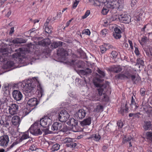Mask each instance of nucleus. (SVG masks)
I'll list each match as a JSON object with an SVG mask.
<instances>
[{
  "label": "nucleus",
  "instance_id": "f257e3e1",
  "mask_svg": "<svg viewBox=\"0 0 152 152\" xmlns=\"http://www.w3.org/2000/svg\"><path fill=\"white\" fill-rule=\"evenodd\" d=\"M38 84V83H37V80H34L30 83H23L22 86L25 93L26 95L30 97L33 95L34 94L33 90L35 88L36 85H37L38 95L39 97H42L44 95V91L40 84Z\"/></svg>",
  "mask_w": 152,
  "mask_h": 152
},
{
  "label": "nucleus",
  "instance_id": "f03ea898",
  "mask_svg": "<svg viewBox=\"0 0 152 152\" xmlns=\"http://www.w3.org/2000/svg\"><path fill=\"white\" fill-rule=\"evenodd\" d=\"M40 126L39 121H37L31 125L28 131L34 135H40L42 134V132L40 130Z\"/></svg>",
  "mask_w": 152,
  "mask_h": 152
},
{
  "label": "nucleus",
  "instance_id": "7ed1b4c3",
  "mask_svg": "<svg viewBox=\"0 0 152 152\" xmlns=\"http://www.w3.org/2000/svg\"><path fill=\"white\" fill-rule=\"evenodd\" d=\"M115 76L117 77L118 79H121V80L125 78L128 79L131 78L133 83L135 84L137 83L140 80V77H136L134 75H130L128 77L123 74H120L117 75Z\"/></svg>",
  "mask_w": 152,
  "mask_h": 152
},
{
  "label": "nucleus",
  "instance_id": "20e7f679",
  "mask_svg": "<svg viewBox=\"0 0 152 152\" xmlns=\"http://www.w3.org/2000/svg\"><path fill=\"white\" fill-rule=\"evenodd\" d=\"M52 131H59L65 132L68 130L66 126H64L61 123L56 122L53 123L51 127Z\"/></svg>",
  "mask_w": 152,
  "mask_h": 152
},
{
  "label": "nucleus",
  "instance_id": "39448f33",
  "mask_svg": "<svg viewBox=\"0 0 152 152\" xmlns=\"http://www.w3.org/2000/svg\"><path fill=\"white\" fill-rule=\"evenodd\" d=\"M103 80L100 79L98 78L96 79L93 80V83L96 87L97 88H99L98 89V95L101 97L103 96V95H102V94L104 90L103 88L104 85L101 84Z\"/></svg>",
  "mask_w": 152,
  "mask_h": 152
},
{
  "label": "nucleus",
  "instance_id": "423d86ee",
  "mask_svg": "<svg viewBox=\"0 0 152 152\" xmlns=\"http://www.w3.org/2000/svg\"><path fill=\"white\" fill-rule=\"evenodd\" d=\"M52 123V120L48 116H45L40 120V126L44 128L48 127Z\"/></svg>",
  "mask_w": 152,
  "mask_h": 152
},
{
  "label": "nucleus",
  "instance_id": "0eeeda50",
  "mask_svg": "<svg viewBox=\"0 0 152 152\" xmlns=\"http://www.w3.org/2000/svg\"><path fill=\"white\" fill-rule=\"evenodd\" d=\"M67 123L71 126L70 128L75 132H78V122L74 118H71Z\"/></svg>",
  "mask_w": 152,
  "mask_h": 152
},
{
  "label": "nucleus",
  "instance_id": "6e6552de",
  "mask_svg": "<svg viewBox=\"0 0 152 152\" xmlns=\"http://www.w3.org/2000/svg\"><path fill=\"white\" fill-rule=\"evenodd\" d=\"M69 62L70 65L79 68H83L85 66V63L80 60H72Z\"/></svg>",
  "mask_w": 152,
  "mask_h": 152
},
{
  "label": "nucleus",
  "instance_id": "1a4fd4ad",
  "mask_svg": "<svg viewBox=\"0 0 152 152\" xmlns=\"http://www.w3.org/2000/svg\"><path fill=\"white\" fill-rule=\"evenodd\" d=\"M118 17L119 20L122 23H129L131 21V16L125 13L119 15Z\"/></svg>",
  "mask_w": 152,
  "mask_h": 152
},
{
  "label": "nucleus",
  "instance_id": "9d476101",
  "mask_svg": "<svg viewBox=\"0 0 152 152\" xmlns=\"http://www.w3.org/2000/svg\"><path fill=\"white\" fill-rule=\"evenodd\" d=\"M86 111L83 109H81L78 110L74 115V116L75 119L77 120H81L86 116Z\"/></svg>",
  "mask_w": 152,
  "mask_h": 152
},
{
  "label": "nucleus",
  "instance_id": "9b49d317",
  "mask_svg": "<svg viewBox=\"0 0 152 152\" xmlns=\"http://www.w3.org/2000/svg\"><path fill=\"white\" fill-rule=\"evenodd\" d=\"M69 115L67 112L65 110H62L58 114V118L61 122H65L69 118Z\"/></svg>",
  "mask_w": 152,
  "mask_h": 152
},
{
  "label": "nucleus",
  "instance_id": "f8f14e48",
  "mask_svg": "<svg viewBox=\"0 0 152 152\" xmlns=\"http://www.w3.org/2000/svg\"><path fill=\"white\" fill-rule=\"evenodd\" d=\"M92 100L94 101H99L101 102H108L109 100L108 96L105 94L103 93V96L100 97L97 94H96L93 96Z\"/></svg>",
  "mask_w": 152,
  "mask_h": 152
},
{
  "label": "nucleus",
  "instance_id": "ddd939ff",
  "mask_svg": "<svg viewBox=\"0 0 152 152\" xmlns=\"http://www.w3.org/2000/svg\"><path fill=\"white\" fill-rule=\"evenodd\" d=\"M29 138V135L27 134H23L21 138L19 139H17L16 141L13 142V143L8 148H7V150L12 148L15 145L22 142L24 140Z\"/></svg>",
  "mask_w": 152,
  "mask_h": 152
},
{
  "label": "nucleus",
  "instance_id": "4468645a",
  "mask_svg": "<svg viewBox=\"0 0 152 152\" xmlns=\"http://www.w3.org/2000/svg\"><path fill=\"white\" fill-rule=\"evenodd\" d=\"M9 142L8 136L7 135H4L0 137V145L4 147H6Z\"/></svg>",
  "mask_w": 152,
  "mask_h": 152
},
{
  "label": "nucleus",
  "instance_id": "2eb2a0df",
  "mask_svg": "<svg viewBox=\"0 0 152 152\" xmlns=\"http://www.w3.org/2000/svg\"><path fill=\"white\" fill-rule=\"evenodd\" d=\"M8 55L7 48H2L0 49V61L3 62L6 61Z\"/></svg>",
  "mask_w": 152,
  "mask_h": 152
},
{
  "label": "nucleus",
  "instance_id": "dca6fc26",
  "mask_svg": "<svg viewBox=\"0 0 152 152\" xmlns=\"http://www.w3.org/2000/svg\"><path fill=\"white\" fill-rule=\"evenodd\" d=\"M18 106L15 104H11L9 107V113L12 115L16 114L18 111Z\"/></svg>",
  "mask_w": 152,
  "mask_h": 152
},
{
  "label": "nucleus",
  "instance_id": "f3484780",
  "mask_svg": "<svg viewBox=\"0 0 152 152\" xmlns=\"http://www.w3.org/2000/svg\"><path fill=\"white\" fill-rule=\"evenodd\" d=\"M122 70V67L120 65H118L111 66L109 68V70L110 72H113L115 73H118L121 72Z\"/></svg>",
  "mask_w": 152,
  "mask_h": 152
},
{
  "label": "nucleus",
  "instance_id": "a211bd4d",
  "mask_svg": "<svg viewBox=\"0 0 152 152\" xmlns=\"http://www.w3.org/2000/svg\"><path fill=\"white\" fill-rule=\"evenodd\" d=\"M104 2V4L105 7H107L108 9L110 8L113 9L115 7H117V5H118V2L116 1H109L108 2L106 3Z\"/></svg>",
  "mask_w": 152,
  "mask_h": 152
},
{
  "label": "nucleus",
  "instance_id": "6ab92c4d",
  "mask_svg": "<svg viewBox=\"0 0 152 152\" xmlns=\"http://www.w3.org/2000/svg\"><path fill=\"white\" fill-rule=\"evenodd\" d=\"M12 94L14 99L17 101L21 100L22 98V95L19 91L14 90L13 91Z\"/></svg>",
  "mask_w": 152,
  "mask_h": 152
},
{
  "label": "nucleus",
  "instance_id": "aec40b11",
  "mask_svg": "<svg viewBox=\"0 0 152 152\" xmlns=\"http://www.w3.org/2000/svg\"><path fill=\"white\" fill-rule=\"evenodd\" d=\"M57 54L58 56H60L65 58V56H68V53L66 50L63 48H58L57 51Z\"/></svg>",
  "mask_w": 152,
  "mask_h": 152
},
{
  "label": "nucleus",
  "instance_id": "412c9836",
  "mask_svg": "<svg viewBox=\"0 0 152 152\" xmlns=\"http://www.w3.org/2000/svg\"><path fill=\"white\" fill-rule=\"evenodd\" d=\"M39 102L36 98H33L30 99L27 102L28 104L31 107H35L38 104Z\"/></svg>",
  "mask_w": 152,
  "mask_h": 152
},
{
  "label": "nucleus",
  "instance_id": "4be33fe9",
  "mask_svg": "<svg viewBox=\"0 0 152 152\" xmlns=\"http://www.w3.org/2000/svg\"><path fill=\"white\" fill-rule=\"evenodd\" d=\"M50 53V51L49 50L47 51L44 49V50H41V52L39 50H39L36 51L34 52V56H42L44 55L45 56L48 54Z\"/></svg>",
  "mask_w": 152,
  "mask_h": 152
},
{
  "label": "nucleus",
  "instance_id": "5701e85b",
  "mask_svg": "<svg viewBox=\"0 0 152 152\" xmlns=\"http://www.w3.org/2000/svg\"><path fill=\"white\" fill-rule=\"evenodd\" d=\"M49 20L47 19L46 22L45 23L44 26H45V31L48 33L50 34L51 33L52 28L51 26L49 25Z\"/></svg>",
  "mask_w": 152,
  "mask_h": 152
},
{
  "label": "nucleus",
  "instance_id": "b1692460",
  "mask_svg": "<svg viewBox=\"0 0 152 152\" xmlns=\"http://www.w3.org/2000/svg\"><path fill=\"white\" fill-rule=\"evenodd\" d=\"M92 118L91 117H88L84 119L83 121L80 122V124L82 126L89 125L91 123Z\"/></svg>",
  "mask_w": 152,
  "mask_h": 152
},
{
  "label": "nucleus",
  "instance_id": "393cba45",
  "mask_svg": "<svg viewBox=\"0 0 152 152\" xmlns=\"http://www.w3.org/2000/svg\"><path fill=\"white\" fill-rule=\"evenodd\" d=\"M23 50V49L22 48H20L18 49H16L15 51L17 52L16 53H15L12 55V57L13 58H17L21 56V53L22 51ZM19 59V58H18Z\"/></svg>",
  "mask_w": 152,
  "mask_h": 152
},
{
  "label": "nucleus",
  "instance_id": "a878e982",
  "mask_svg": "<svg viewBox=\"0 0 152 152\" xmlns=\"http://www.w3.org/2000/svg\"><path fill=\"white\" fill-rule=\"evenodd\" d=\"M20 121V118L17 115L14 116L12 118V122L14 125L19 124Z\"/></svg>",
  "mask_w": 152,
  "mask_h": 152
},
{
  "label": "nucleus",
  "instance_id": "bb28decb",
  "mask_svg": "<svg viewBox=\"0 0 152 152\" xmlns=\"http://www.w3.org/2000/svg\"><path fill=\"white\" fill-rule=\"evenodd\" d=\"M128 110L129 108L127 106L126 104H125L121 105L120 112L122 115H123L124 113H127L128 112Z\"/></svg>",
  "mask_w": 152,
  "mask_h": 152
},
{
  "label": "nucleus",
  "instance_id": "cd10ccee",
  "mask_svg": "<svg viewBox=\"0 0 152 152\" xmlns=\"http://www.w3.org/2000/svg\"><path fill=\"white\" fill-rule=\"evenodd\" d=\"M12 42L15 44L24 43L26 42V41L22 38H16L12 41Z\"/></svg>",
  "mask_w": 152,
  "mask_h": 152
},
{
  "label": "nucleus",
  "instance_id": "c85d7f7f",
  "mask_svg": "<svg viewBox=\"0 0 152 152\" xmlns=\"http://www.w3.org/2000/svg\"><path fill=\"white\" fill-rule=\"evenodd\" d=\"M80 72L81 74L86 76L89 75L91 73L92 71L91 69L87 68L84 70H81Z\"/></svg>",
  "mask_w": 152,
  "mask_h": 152
},
{
  "label": "nucleus",
  "instance_id": "c756f323",
  "mask_svg": "<svg viewBox=\"0 0 152 152\" xmlns=\"http://www.w3.org/2000/svg\"><path fill=\"white\" fill-rule=\"evenodd\" d=\"M96 71L99 74H100V75H99L97 74L96 75V77L94 80L97 78H99L98 77H99L100 78H102L105 76V74L104 72L103 71H102L100 69H98L96 70ZM99 79H100L99 78Z\"/></svg>",
  "mask_w": 152,
  "mask_h": 152
},
{
  "label": "nucleus",
  "instance_id": "7c9ffc66",
  "mask_svg": "<svg viewBox=\"0 0 152 152\" xmlns=\"http://www.w3.org/2000/svg\"><path fill=\"white\" fill-rule=\"evenodd\" d=\"M15 63L12 61H8L7 62V65L9 68H12V69L17 67Z\"/></svg>",
  "mask_w": 152,
  "mask_h": 152
},
{
  "label": "nucleus",
  "instance_id": "2f4dec72",
  "mask_svg": "<svg viewBox=\"0 0 152 152\" xmlns=\"http://www.w3.org/2000/svg\"><path fill=\"white\" fill-rule=\"evenodd\" d=\"M63 43L61 41H59L58 42H54L51 44V46L53 48H56L58 46H61Z\"/></svg>",
  "mask_w": 152,
  "mask_h": 152
},
{
  "label": "nucleus",
  "instance_id": "473e14b6",
  "mask_svg": "<svg viewBox=\"0 0 152 152\" xmlns=\"http://www.w3.org/2000/svg\"><path fill=\"white\" fill-rule=\"evenodd\" d=\"M91 138L96 141H98L101 138V137L99 134H95L92 135Z\"/></svg>",
  "mask_w": 152,
  "mask_h": 152
},
{
  "label": "nucleus",
  "instance_id": "72a5a7b5",
  "mask_svg": "<svg viewBox=\"0 0 152 152\" xmlns=\"http://www.w3.org/2000/svg\"><path fill=\"white\" fill-rule=\"evenodd\" d=\"M151 126V123L150 121L145 122V124L143 126V128L145 130L149 129Z\"/></svg>",
  "mask_w": 152,
  "mask_h": 152
},
{
  "label": "nucleus",
  "instance_id": "f704fd0d",
  "mask_svg": "<svg viewBox=\"0 0 152 152\" xmlns=\"http://www.w3.org/2000/svg\"><path fill=\"white\" fill-rule=\"evenodd\" d=\"M60 147V145L59 144L56 143L53 145L52 147L51 148V150L52 151H58Z\"/></svg>",
  "mask_w": 152,
  "mask_h": 152
},
{
  "label": "nucleus",
  "instance_id": "c9c22d12",
  "mask_svg": "<svg viewBox=\"0 0 152 152\" xmlns=\"http://www.w3.org/2000/svg\"><path fill=\"white\" fill-rule=\"evenodd\" d=\"M90 1L95 6H99L101 5V3L99 0H90Z\"/></svg>",
  "mask_w": 152,
  "mask_h": 152
},
{
  "label": "nucleus",
  "instance_id": "e433bc0d",
  "mask_svg": "<svg viewBox=\"0 0 152 152\" xmlns=\"http://www.w3.org/2000/svg\"><path fill=\"white\" fill-rule=\"evenodd\" d=\"M77 144L76 143L71 142L70 143H67L66 144L67 147H69L71 148H75Z\"/></svg>",
  "mask_w": 152,
  "mask_h": 152
},
{
  "label": "nucleus",
  "instance_id": "4c0bfd02",
  "mask_svg": "<svg viewBox=\"0 0 152 152\" xmlns=\"http://www.w3.org/2000/svg\"><path fill=\"white\" fill-rule=\"evenodd\" d=\"M103 107L99 104L97 106L96 111L98 112H101L103 111Z\"/></svg>",
  "mask_w": 152,
  "mask_h": 152
},
{
  "label": "nucleus",
  "instance_id": "58836bf2",
  "mask_svg": "<svg viewBox=\"0 0 152 152\" xmlns=\"http://www.w3.org/2000/svg\"><path fill=\"white\" fill-rule=\"evenodd\" d=\"M109 11V9L106 7L104 5V7L102 9V13L103 15H105Z\"/></svg>",
  "mask_w": 152,
  "mask_h": 152
},
{
  "label": "nucleus",
  "instance_id": "ea45409f",
  "mask_svg": "<svg viewBox=\"0 0 152 152\" xmlns=\"http://www.w3.org/2000/svg\"><path fill=\"white\" fill-rule=\"evenodd\" d=\"M80 2V0H75L73 2V4L72 5V8L73 9H75Z\"/></svg>",
  "mask_w": 152,
  "mask_h": 152
},
{
  "label": "nucleus",
  "instance_id": "a19ab883",
  "mask_svg": "<svg viewBox=\"0 0 152 152\" xmlns=\"http://www.w3.org/2000/svg\"><path fill=\"white\" fill-rule=\"evenodd\" d=\"M146 135L147 137V139L152 141V132H147L146 133Z\"/></svg>",
  "mask_w": 152,
  "mask_h": 152
},
{
  "label": "nucleus",
  "instance_id": "79ce46f5",
  "mask_svg": "<svg viewBox=\"0 0 152 152\" xmlns=\"http://www.w3.org/2000/svg\"><path fill=\"white\" fill-rule=\"evenodd\" d=\"M100 48L101 51L102 53H104L107 50V48L104 45H101L100 46Z\"/></svg>",
  "mask_w": 152,
  "mask_h": 152
},
{
  "label": "nucleus",
  "instance_id": "37998d69",
  "mask_svg": "<svg viewBox=\"0 0 152 152\" xmlns=\"http://www.w3.org/2000/svg\"><path fill=\"white\" fill-rule=\"evenodd\" d=\"M113 35L114 37L117 39H120L121 37V35L120 33H113Z\"/></svg>",
  "mask_w": 152,
  "mask_h": 152
},
{
  "label": "nucleus",
  "instance_id": "c03bdc74",
  "mask_svg": "<svg viewBox=\"0 0 152 152\" xmlns=\"http://www.w3.org/2000/svg\"><path fill=\"white\" fill-rule=\"evenodd\" d=\"M45 46L49 45L50 44V40L48 38L44 39Z\"/></svg>",
  "mask_w": 152,
  "mask_h": 152
},
{
  "label": "nucleus",
  "instance_id": "a18cd8bd",
  "mask_svg": "<svg viewBox=\"0 0 152 152\" xmlns=\"http://www.w3.org/2000/svg\"><path fill=\"white\" fill-rule=\"evenodd\" d=\"M108 31L106 29H104L102 30L101 32V34L104 37L106 36V35L107 34Z\"/></svg>",
  "mask_w": 152,
  "mask_h": 152
},
{
  "label": "nucleus",
  "instance_id": "49530a36",
  "mask_svg": "<svg viewBox=\"0 0 152 152\" xmlns=\"http://www.w3.org/2000/svg\"><path fill=\"white\" fill-rule=\"evenodd\" d=\"M152 107H150L149 105H148V109L146 110L145 113L147 114H149L152 113Z\"/></svg>",
  "mask_w": 152,
  "mask_h": 152
},
{
  "label": "nucleus",
  "instance_id": "de8ad7c7",
  "mask_svg": "<svg viewBox=\"0 0 152 152\" xmlns=\"http://www.w3.org/2000/svg\"><path fill=\"white\" fill-rule=\"evenodd\" d=\"M90 12L89 10H87L85 14L84 15L82 16V18L83 19L86 18L90 14Z\"/></svg>",
  "mask_w": 152,
  "mask_h": 152
},
{
  "label": "nucleus",
  "instance_id": "09e8293b",
  "mask_svg": "<svg viewBox=\"0 0 152 152\" xmlns=\"http://www.w3.org/2000/svg\"><path fill=\"white\" fill-rule=\"evenodd\" d=\"M83 34L89 35L90 34V32L88 29H85L83 31Z\"/></svg>",
  "mask_w": 152,
  "mask_h": 152
},
{
  "label": "nucleus",
  "instance_id": "8fccbe9b",
  "mask_svg": "<svg viewBox=\"0 0 152 152\" xmlns=\"http://www.w3.org/2000/svg\"><path fill=\"white\" fill-rule=\"evenodd\" d=\"M137 63L139 64H140L142 66H143L144 64V61L142 60H141L140 58H137Z\"/></svg>",
  "mask_w": 152,
  "mask_h": 152
},
{
  "label": "nucleus",
  "instance_id": "3c124183",
  "mask_svg": "<svg viewBox=\"0 0 152 152\" xmlns=\"http://www.w3.org/2000/svg\"><path fill=\"white\" fill-rule=\"evenodd\" d=\"M117 125L118 128H121L123 126V123L121 121H120L117 122Z\"/></svg>",
  "mask_w": 152,
  "mask_h": 152
},
{
  "label": "nucleus",
  "instance_id": "603ef678",
  "mask_svg": "<svg viewBox=\"0 0 152 152\" xmlns=\"http://www.w3.org/2000/svg\"><path fill=\"white\" fill-rule=\"evenodd\" d=\"M148 105H149L147 104L145 105H143L141 108V109L143 110V111L145 113H146V110L148 109Z\"/></svg>",
  "mask_w": 152,
  "mask_h": 152
},
{
  "label": "nucleus",
  "instance_id": "864d4df0",
  "mask_svg": "<svg viewBox=\"0 0 152 152\" xmlns=\"http://www.w3.org/2000/svg\"><path fill=\"white\" fill-rule=\"evenodd\" d=\"M141 114L140 113H134L133 119H134L135 118H140V115Z\"/></svg>",
  "mask_w": 152,
  "mask_h": 152
},
{
  "label": "nucleus",
  "instance_id": "5fc2aeb1",
  "mask_svg": "<svg viewBox=\"0 0 152 152\" xmlns=\"http://www.w3.org/2000/svg\"><path fill=\"white\" fill-rule=\"evenodd\" d=\"M124 139V140L126 142L130 141L131 140H132V138L131 136H129L127 137H125Z\"/></svg>",
  "mask_w": 152,
  "mask_h": 152
},
{
  "label": "nucleus",
  "instance_id": "6e6d98bb",
  "mask_svg": "<svg viewBox=\"0 0 152 152\" xmlns=\"http://www.w3.org/2000/svg\"><path fill=\"white\" fill-rule=\"evenodd\" d=\"M38 44L40 45H41L43 46H45L44 41V39L38 42Z\"/></svg>",
  "mask_w": 152,
  "mask_h": 152
},
{
  "label": "nucleus",
  "instance_id": "4d7b16f0",
  "mask_svg": "<svg viewBox=\"0 0 152 152\" xmlns=\"http://www.w3.org/2000/svg\"><path fill=\"white\" fill-rule=\"evenodd\" d=\"M145 89L143 88H141L140 90V94L142 96H144L145 94Z\"/></svg>",
  "mask_w": 152,
  "mask_h": 152
},
{
  "label": "nucleus",
  "instance_id": "13d9d810",
  "mask_svg": "<svg viewBox=\"0 0 152 152\" xmlns=\"http://www.w3.org/2000/svg\"><path fill=\"white\" fill-rule=\"evenodd\" d=\"M111 54L113 58H115L117 57L118 53L117 52L115 51H113L111 53Z\"/></svg>",
  "mask_w": 152,
  "mask_h": 152
},
{
  "label": "nucleus",
  "instance_id": "bf43d9fd",
  "mask_svg": "<svg viewBox=\"0 0 152 152\" xmlns=\"http://www.w3.org/2000/svg\"><path fill=\"white\" fill-rule=\"evenodd\" d=\"M117 7H115V9H117L119 10H121L123 8V5L122 4H120L118 2V5H116Z\"/></svg>",
  "mask_w": 152,
  "mask_h": 152
},
{
  "label": "nucleus",
  "instance_id": "052dcab7",
  "mask_svg": "<svg viewBox=\"0 0 152 152\" xmlns=\"http://www.w3.org/2000/svg\"><path fill=\"white\" fill-rule=\"evenodd\" d=\"M137 0H131V6L132 7H133L137 3Z\"/></svg>",
  "mask_w": 152,
  "mask_h": 152
},
{
  "label": "nucleus",
  "instance_id": "680f3d73",
  "mask_svg": "<svg viewBox=\"0 0 152 152\" xmlns=\"http://www.w3.org/2000/svg\"><path fill=\"white\" fill-rule=\"evenodd\" d=\"M114 31L115 32H114L113 33H120V34H121V32L120 29L118 28H115Z\"/></svg>",
  "mask_w": 152,
  "mask_h": 152
},
{
  "label": "nucleus",
  "instance_id": "e2e57ef3",
  "mask_svg": "<svg viewBox=\"0 0 152 152\" xmlns=\"http://www.w3.org/2000/svg\"><path fill=\"white\" fill-rule=\"evenodd\" d=\"M135 53L137 55H138L139 54V52L138 48L137 47H135Z\"/></svg>",
  "mask_w": 152,
  "mask_h": 152
},
{
  "label": "nucleus",
  "instance_id": "0e129e2a",
  "mask_svg": "<svg viewBox=\"0 0 152 152\" xmlns=\"http://www.w3.org/2000/svg\"><path fill=\"white\" fill-rule=\"evenodd\" d=\"M104 46L107 47V49H109L113 48L112 46L109 45L108 44H104Z\"/></svg>",
  "mask_w": 152,
  "mask_h": 152
},
{
  "label": "nucleus",
  "instance_id": "69168bd1",
  "mask_svg": "<svg viewBox=\"0 0 152 152\" xmlns=\"http://www.w3.org/2000/svg\"><path fill=\"white\" fill-rule=\"evenodd\" d=\"M36 149V148L35 147V146L34 145H32L30 147V149L31 151L35 150Z\"/></svg>",
  "mask_w": 152,
  "mask_h": 152
},
{
  "label": "nucleus",
  "instance_id": "338daca9",
  "mask_svg": "<svg viewBox=\"0 0 152 152\" xmlns=\"http://www.w3.org/2000/svg\"><path fill=\"white\" fill-rule=\"evenodd\" d=\"M14 27H12L11 28L9 32L10 34H12L14 32Z\"/></svg>",
  "mask_w": 152,
  "mask_h": 152
},
{
  "label": "nucleus",
  "instance_id": "774afa93",
  "mask_svg": "<svg viewBox=\"0 0 152 152\" xmlns=\"http://www.w3.org/2000/svg\"><path fill=\"white\" fill-rule=\"evenodd\" d=\"M9 123L7 122H5V123H4L3 126H4L6 128H7L9 126Z\"/></svg>",
  "mask_w": 152,
  "mask_h": 152
}]
</instances>
